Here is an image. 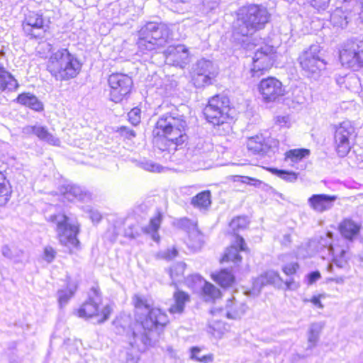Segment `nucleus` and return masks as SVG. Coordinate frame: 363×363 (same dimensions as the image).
<instances>
[{
  "label": "nucleus",
  "mask_w": 363,
  "mask_h": 363,
  "mask_svg": "<svg viewBox=\"0 0 363 363\" xmlns=\"http://www.w3.org/2000/svg\"><path fill=\"white\" fill-rule=\"evenodd\" d=\"M133 301L135 310L133 328H130L129 316H121L113 322L116 334H126L131 350L126 352V363H138V354L155 344L169 323L167 314L160 308H153L146 298L135 295Z\"/></svg>",
  "instance_id": "f257e3e1"
},
{
  "label": "nucleus",
  "mask_w": 363,
  "mask_h": 363,
  "mask_svg": "<svg viewBox=\"0 0 363 363\" xmlns=\"http://www.w3.org/2000/svg\"><path fill=\"white\" fill-rule=\"evenodd\" d=\"M188 125L185 116L172 111L159 116L152 130L153 144L162 152H167V160L181 163L193 160L196 156L209 151L211 145L203 138H196L186 149Z\"/></svg>",
  "instance_id": "f03ea898"
},
{
  "label": "nucleus",
  "mask_w": 363,
  "mask_h": 363,
  "mask_svg": "<svg viewBox=\"0 0 363 363\" xmlns=\"http://www.w3.org/2000/svg\"><path fill=\"white\" fill-rule=\"evenodd\" d=\"M269 18L267 10L262 6L251 4L240 9L233 26L234 39L240 40L239 36L247 37L253 35L264 28Z\"/></svg>",
  "instance_id": "7ed1b4c3"
},
{
  "label": "nucleus",
  "mask_w": 363,
  "mask_h": 363,
  "mask_svg": "<svg viewBox=\"0 0 363 363\" xmlns=\"http://www.w3.org/2000/svg\"><path fill=\"white\" fill-rule=\"evenodd\" d=\"M137 45L143 54L164 47L172 40L169 27L163 23L148 22L141 27L138 33Z\"/></svg>",
  "instance_id": "20e7f679"
},
{
  "label": "nucleus",
  "mask_w": 363,
  "mask_h": 363,
  "mask_svg": "<svg viewBox=\"0 0 363 363\" xmlns=\"http://www.w3.org/2000/svg\"><path fill=\"white\" fill-rule=\"evenodd\" d=\"M82 64L77 57L67 48L52 53L47 69L57 81H67L76 77L80 72Z\"/></svg>",
  "instance_id": "39448f33"
},
{
  "label": "nucleus",
  "mask_w": 363,
  "mask_h": 363,
  "mask_svg": "<svg viewBox=\"0 0 363 363\" xmlns=\"http://www.w3.org/2000/svg\"><path fill=\"white\" fill-rule=\"evenodd\" d=\"M320 52L319 45H312L300 55L298 62L307 77L316 80L325 71L327 62Z\"/></svg>",
  "instance_id": "423d86ee"
},
{
  "label": "nucleus",
  "mask_w": 363,
  "mask_h": 363,
  "mask_svg": "<svg viewBox=\"0 0 363 363\" xmlns=\"http://www.w3.org/2000/svg\"><path fill=\"white\" fill-rule=\"evenodd\" d=\"M48 220L56 225V231L62 245L74 248L78 247L79 225L77 223L70 222L69 218L64 213L51 215Z\"/></svg>",
  "instance_id": "0eeeda50"
},
{
  "label": "nucleus",
  "mask_w": 363,
  "mask_h": 363,
  "mask_svg": "<svg viewBox=\"0 0 363 363\" xmlns=\"http://www.w3.org/2000/svg\"><path fill=\"white\" fill-rule=\"evenodd\" d=\"M230 100L225 95H216L209 99L203 110L206 120L214 125L226 122L230 116Z\"/></svg>",
  "instance_id": "6e6552de"
},
{
  "label": "nucleus",
  "mask_w": 363,
  "mask_h": 363,
  "mask_svg": "<svg viewBox=\"0 0 363 363\" xmlns=\"http://www.w3.org/2000/svg\"><path fill=\"white\" fill-rule=\"evenodd\" d=\"M102 298L101 293L97 287H91L88 293L87 300L77 310V315L80 318H89L93 316H101L99 320L103 323L108 319L111 313V308L109 306H104L100 313L99 306Z\"/></svg>",
  "instance_id": "1a4fd4ad"
},
{
  "label": "nucleus",
  "mask_w": 363,
  "mask_h": 363,
  "mask_svg": "<svg viewBox=\"0 0 363 363\" xmlns=\"http://www.w3.org/2000/svg\"><path fill=\"white\" fill-rule=\"evenodd\" d=\"M340 60L343 66L354 71L363 68V40L351 38L344 43Z\"/></svg>",
  "instance_id": "9d476101"
},
{
  "label": "nucleus",
  "mask_w": 363,
  "mask_h": 363,
  "mask_svg": "<svg viewBox=\"0 0 363 363\" xmlns=\"http://www.w3.org/2000/svg\"><path fill=\"white\" fill-rule=\"evenodd\" d=\"M108 84L110 88V99L115 103H119L129 96L133 82L128 74L116 72L109 75Z\"/></svg>",
  "instance_id": "9b49d317"
},
{
  "label": "nucleus",
  "mask_w": 363,
  "mask_h": 363,
  "mask_svg": "<svg viewBox=\"0 0 363 363\" xmlns=\"http://www.w3.org/2000/svg\"><path fill=\"white\" fill-rule=\"evenodd\" d=\"M218 73V69L212 61L202 58L192 67V81L196 87H203L211 84Z\"/></svg>",
  "instance_id": "f8f14e48"
},
{
  "label": "nucleus",
  "mask_w": 363,
  "mask_h": 363,
  "mask_svg": "<svg viewBox=\"0 0 363 363\" xmlns=\"http://www.w3.org/2000/svg\"><path fill=\"white\" fill-rule=\"evenodd\" d=\"M279 141L272 137L258 134L250 137L247 141V147L255 155H267L271 157L278 150Z\"/></svg>",
  "instance_id": "ddd939ff"
},
{
  "label": "nucleus",
  "mask_w": 363,
  "mask_h": 363,
  "mask_svg": "<svg viewBox=\"0 0 363 363\" xmlns=\"http://www.w3.org/2000/svg\"><path fill=\"white\" fill-rule=\"evenodd\" d=\"M23 31L30 38H43L48 28L43 14L29 11L22 22Z\"/></svg>",
  "instance_id": "4468645a"
},
{
  "label": "nucleus",
  "mask_w": 363,
  "mask_h": 363,
  "mask_svg": "<svg viewBox=\"0 0 363 363\" xmlns=\"http://www.w3.org/2000/svg\"><path fill=\"white\" fill-rule=\"evenodd\" d=\"M274 48L265 45L258 49L253 57V64L250 73L252 77H259L269 69L274 63Z\"/></svg>",
  "instance_id": "2eb2a0df"
},
{
  "label": "nucleus",
  "mask_w": 363,
  "mask_h": 363,
  "mask_svg": "<svg viewBox=\"0 0 363 363\" xmlns=\"http://www.w3.org/2000/svg\"><path fill=\"white\" fill-rule=\"evenodd\" d=\"M258 90L266 103L279 101L285 93L282 83L272 77L262 79L258 85Z\"/></svg>",
  "instance_id": "dca6fc26"
},
{
  "label": "nucleus",
  "mask_w": 363,
  "mask_h": 363,
  "mask_svg": "<svg viewBox=\"0 0 363 363\" xmlns=\"http://www.w3.org/2000/svg\"><path fill=\"white\" fill-rule=\"evenodd\" d=\"M162 221V215L158 213L152 218L147 226L140 227L138 223L133 222L128 225L125 229L124 235L130 239H134L140 236L142 233L151 234L152 238L155 242H158L160 237L157 233Z\"/></svg>",
  "instance_id": "f3484780"
},
{
  "label": "nucleus",
  "mask_w": 363,
  "mask_h": 363,
  "mask_svg": "<svg viewBox=\"0 0 363 363\" xmlns=\"http://www.w3.org/2000/svg\"><path fill=\"white\" fill-rule=\"evenodd\" d=\"M354 133V128L350 121H343L335 129V143L338 155L341 157H345L350 152L351 145L350 138Z\"/></svg>",
  "instance_id": "a211bd4d"
},
{
  "label": "nucleus",
  "mask_w": 363,
  "mask_h": 363,
  "mask_svg": "<svg viewBox=\"0 0 363 363\" xmlns=\"http://www.w3.org/2000/svg\"><path fill=\"white\" fill-rule=\"evenodd\" d=\"M246 250L247 247L244 238L237 235L233 244L226 249L222 262L233 263V272L236 273L239 271L240 264L242 262L240 253Z\"/></svg>",
  "instance_id": "6ab92c4d"
},
{
  "label": "nucleus",
  "mask_w": 363,
  "mask_h": 363,
  "mask_svg": "<svg viewBox=\"0 0 363 363\" xmlns=\"http://www.w3.org/2000/svg\"><path fill=\"white\" fill-rule=\"evenodd\" d=\"M337 199V196L335 195L318 194L311 196L308 199L307 203L313 211L323 213L331 210Z\"/></svg>",
  "instance_id": "aec40b11"
},
{
  "label": "nucleus",
  "mask_w": 363,
  "mask_h": 363,
  "mask_svg": "<svg viewBox=\"0 0 363 363\" xmlns=\"http://www.w3.org/2000/svg\"><path fill=\"white\" fill-rule=\"evenodd\" d=\"M63 198L68 201H83L89 197L87 193L81 186L71 182H65L59 187Z\"/></svg>",
  "instance_id": "412c9836"
},
{
  "label": "nucleus",
  "mask_w": 363,
  "mask_h": 363,
  "mask_svg": "<svg viewBox=\"0 0 363 363\" xmlns=\"http://www.w3.org/2000/svg\"><path fill=\"white\" fill-rule=\"evenodd\" d=\"M23 133L25 135L33 134L40 140L52 145L59 146L60 144L59 138L50 133L48 129L43 126L27 125L23 128Z\"/></svg>",
  "instance_id": "4be33fe9"
},
{
  "label": "nucleus",
  "mask_w": 363,
  "mask_h": 363,
  "mask_svg": "<svg viewBox=\"0 0 363 363\" xmlns=\"http://www.w3.org/2000/svg\"><path fill=\"white\" fill-rule=\"evenodd\" d=\"M325 250L329 255L333 257V262L338 268H343L346 266L348 259L347 247H343L340 245L334 246L330 242H325Z\"/></svg>",
  "instance_id": "5701e85b"
},
{
  "label": "nucleus",
  "mask_w": 363,
  "mask_h": 363,
  "mask_svg": "<svg viewBox=\"0 0 363 363\" xmlns=\"http://www.w3.org/2000/svg\"><path fill=\"white\" fill-rule=\"evenodd\" d=\"M247 308V306L244 302L238 301L235 297H232L226 302L225 315L228 319L237 320L245 314Z\"/></svg>",
  "instance_id": "b1692460"
},
{
  "label": "nucleus",
  "mask_w": 363,
  "mask_h": 363,
  "mask_svg": "<svg viewBox=\"0 0 363 363\" xmlns=\"http://www.w3.org/2000/svg\"><path fill=\"white\" fill-rule=\"evenodd\" d=\"M67 286L64 289L58 290L57 299L60 308L67 305L70 298L75 294L77 288L78 283L77 281L71 279L70 277H67Z\"/></svg>",
  "instance_id": "393cba45"
},
{
  "label": "nucleus",
  "mask_w": 363,
  "mask_h": 363,
  "mask_svg": "<svg viewBox=\"0 0 363 363\" xmlns=\"http://www.w3.org/2000/svg\"><path fill=\"white\" fill-rule=\"evenodd\" d=\"M350 13L342 8H336L330 14V22L337 29H345L350 21Z\"/></svg>",
  "instance_id": "a878e982"
},
{
  "label": "nucleus",
  "mask_w": 363,
  "mask_h": 363,
  "mask_svg": "<svg viewBox=\"0 0 363 363\" xmlns=\"http://www.w3.org/2000/svg\"><path fill=\"white\" fill-rule=\"evenodd\" d=\"M16 101L35 111L43 110V103L34 94L29 92L20 94L16 98Z\"/></svg>",
  "instance_id": "bb28decb"
},
{
  "label": "nucleus",
  "mask_w": 363,
  "mask_h": 363,
  "mask_svg": "<svg viewBox=\"0 0 363 363\" xmlns=\"http://www.w3.org/2000/svg\"><path fill=\"white\" fill-rule=\"evenodd\" d=\"M174 303L170 306L169 311L171 314H182L186 303L189 302L190 298L188 294L182 291H177L173 296Z\"/></svg>",
  "instance_id": "cd10ccee"
},
{
  "label": "nucleus",
  "mask_w": 363,
  "mask_h": 363,
  "mask_svg": "<svg viewBox=\"0 0 363 363\" xmlns=\"http://www.w3.org/2000/svg\"><path fill=\"white\" fill-rule=\"evenodd\" d=\"M359 230L360 225L351 219H345L340 225L341 235L348 240H352L357 235Z\"/></svg>",
  "instance_id": "c85d7f7f"
},
{
  "label": "nucleus",
  "mask_w": 363,
  "mask_h": 363,
  "mask_svg": "<svg viewBox=\"0 0 363 363\" xmlns=\"http://www.w3.org/2000/svg\"><path fill=\"white\" fill-rule=\"evenodd\" d=\"M18 87L17 80L7 72L3 67L0 66V90L12 91Z\"/></svg>",
  "instance_id": "c756f323"
},
{
  "label": "nucleus",
  "mask_w": 363,
  "mask_h": 363,
  "mask_svg": "<svg viewBox=\"0 0 363 363\" xmlns=\"http://www.w3.org/2000/svg\"><path fill=\"white\" fill-rule=\"evenodd\" d=\"M323 325L320 323H314L311 325L308 333L306 355L311 354V351L316 346Z\"/></svg>",
  "instance_id": "7c9ffc66"
},
{
  "label": "nucleus",
  "mask_w": 363,
  "mask_h": 363,
  "mask_svg": "<svg viewBox=\"0 0 363 363\" xmlns=\"http://www.w3.org/2000/svg\"><path fill=\"white\" fill-rule=\"evenodd\" d=\"M191 204L201 211L207 210L211 205V193L209 190L203 191L191 199Z\"/></svg>",
  "instance_id": "2f4dec72"
},
{
  "label": "nucleus",
  "mask_w": 363,
  "mask_h": 363,
  "mask_svg": "<svg viewBox=\"0 0 363 363\" xmlns=\"http://www.w3.org/2000/svg\"><path fill=\"white\" fill-rule=\"evenodd\" d=\"M213 280L220 286L225 288L231 286L235 281V276L227 269H221L219 272L212 274Z\"/></svg>",
  "instance_id": "473e14b6"
},
{
  "label": "nucleus",
  "mask_w": 363,
  "mask_h": 363,
  "mask_svg": "<svg viewBox=\"0 0 363 363\" xmlns=\"http://www.w3.org/2000/svg\"><path fill=\"white\" fill-rule=\"evenodd\" d=\"M268 284H270V283L267 280L264 273L254 280L252 289L245 291V294L249 296H257L259 294L262 288Z\"/></svg>",
  "instance_id": "72a5a7b5"
},
{
  "label": "nucleus",
  "mask_w": 363,
  "mask_h": 363,
  "mask_svg": "<svg viewBox=\"0 0 363 363\" xmlns=\"http://www.w3.org/2000/svg\"><path fill=\"white\" fill-rule=\"evenodd\" d=\"M310 155V150L306 148L291 150L286 152V160L292 163H298Z\"/></svg>",
  "instance_id": "f704fd0d"
},
{
  "label": "nucleus",
  "mask_w": 363,
  "mask_h": 363,
  "mask_svg": "<svg viewBox=\"0 0 363 363\" xmlns=\"http://www.w3.org/2000/svg\"><path fill=\"white\" fill-rule=\"evenodd\" d=\"M201 349L199 347H192L190 348L191 359L201 363H211L213 360V354H201Z\"/></svg>",
  "instance_id": "c9c22d12"
},
{
  "label": "nucleus",
  "mask_w": 363,
  "mask_h": 363,
  "mask_svg": "<svg viewBox=\"0 0 363 363\" xmlns=\"http://www.w3.org/2000/svg\"><path fill=\"white\" fill-rule=\"evenodd\" d=\"M185 266V263L179 262L169 269V276L174 284L183 280Z\"/></svg>",
  "instance_id": "e433bc0d"
},
{
  "label": "nucleus",
  "mask_w": 363,
  "mask_h": 363,
  "mask_svg": "<svg viewBox=\"0 0 363 363\" xmlns=\"http://www.w3.org/2000/svg\"><path fill=\"white\" fill-rule=\"evenodd\" d=\"M270 171L273 174L287 182H294L298 179V174L292 171L279 169L277 168H272Z\"/></svg>",
  "instance_id": "4c0bfd02"
},
{
  "label": "nucleus",
  "mask_w": 363,
  "mask_h": 363,
  "mask_svg": "<svg viewBox=\"0 0 363 363\" xmlns=\"http://www.w3.org/2000/svg\"><path fill=\"white\" fill-rule=\"evenodd\" d=\"M201 288L203 294L208 297L206 301L215 299L220 296V291L215 286L207 281L204 282Z\"/></svg>",
  "instance_id": "58836bf2"
},
{
  "label": "nucleus",
  "mask_w": 363,
  "mask_h": 363,
  "mask_svg": "<svg viewBox=\"0 0 363 363\" xmlns=\"http://www.w3.org/2000/svg\"><path fill=\"white\" fill-rule=\"evenodd\" d=\"M248 220L246 216H238L233 218L230 223V228L236 234V232L245 228L248 225Z\"/></svg>",
  "instance_id": "ea45409f"
},
{
  "label": "nucleus",
  "mask_w": 363,
  "mask_h": 363,
  "mask_svg": "<svg viewBox=\"0 0 363 363\" xmlns=\"http://www.w3.org/2000/svg\"><path fill=\"white\" fill-rule=\"evenodd\" d=\"M138 166L145 171L160 172L162 167L159 164L147 159H143L138 162Z\"/></svg>",
  "instance_id": "a19ab883"
},
{
  "label": "nucleus",
  "mask_w": 363,
  "mask_h": 363,
  "mask_svg": "<svg viewBox=\"0 0 363 363\" xmlns=\"http://www.w3.org/2000/svg\"><path fill=\"white\" fill-rule=\"evenodd\" d=\"M175 225L188 233L196 230V224L191 219L187 218H182L175 222Z\"/></svg>",
  "instance_id": "79ce46f5"
},
{
  "label": "nucleus",
  "mask_w": 363,
  "mask_h": 363,
  "mask_svg": "<svg viewBox=\"0 0 363 363\" xmlns=\"http://www.w3.org/2000/svg\"><path fill=\"white\" fill-rule=\"evenodd\" d=\"M344 83L346 84V86H349V88L353 91H357L359 86H361L360 79L356 74L345 76Z\"/></svg>",
  "instance_id": "37998d69"
},
{
  "label": "nucleus",
  "mask_w": 363,
  "mask_h": 363,
  "mask_svg": "<svg viewBox=\"0 0 363 363\" xmlns=\"http://www.w3.org/2000/svg\"><path fill=\"white\" fill-rule=\"evenodd\" d=\"M186 284L191 288L202 287L206 281L199 274H193L189 277L186 280Z\"/></svg>",
  "instance_id": "c03bdc74"
},
{
  "label": "nucleus",
  "mask_w": 363,
  "mask_h": 363,
  "mask_svg": "<svg viewBox=\"0 0 363 363\" xmlns=\"http://www.w3.org/2000/svg\"><path fill=\"white\" fill-rule=\"evenodd\" d=\"M203 11L209 13L216 9L220 2V0H203Z\"/></svg>",
  "instance_id": "a18cd8bd"
},
{
  "label": "nucleus",
  "mask_w": 363,
  "mask_h": 363,
  "mask_svg": "<svg viewBox=\"0 0 363 363\" xmlns=\"http://www.w3.org/2000/svg\"><path fill=\"white\" fill-rule=\"evenodd\" d=\"M141 111L139 108L135 107L128 113L129 121L133 125H137L140 122Z\"/></svg>",
  "instance_id": "49530a36"
},
{
  "label": "nucleus",
  "mask_w": 363,
  "mask_h": 363,
  "mask_svg": "<svg viewBox=\"0 0 363 363\" xmlns=\"http://www.w3.org/2000/svg\"><path fill=\"white\" fill-rule=\"evenodd\" d=\"M298 269L299 264L296 262L287 263L282 267L283 272L287 276L295 274Z\"/></svg>",
  "instance_id": "de8ad7c7"
},
{
  "label": "nucleus",
  "mask_w": 363,
  "mask_h": 363,
  "mask_svg": "<svg viewBox=\"0 0 363 363\" xmlns=\"http://www.w3.org/2000/svg\"><path fill=\"white\" fill-rule=\"evenodd\" d=\"M158 255L162 259L170 261L178 255V251L175 248H168L165 250L160 251Z\"/></svg>",
  "instance_id": "09e8293b"
},
{
  "label": "nucleus",
  "mask_w": 363,
  "mask_h": 363,
  "mask_svg": "<svg viewBox=\"0 0 363 363\" xmlns=\"http://www.w3.org/2000/svg\"><path fill=\"white\" fill-rule=\"evenodd\" d=\"M56 255V251L51 246H46L44 248L43 259L48 263H51L55 259Z\"/></svg>",
  "instance_id": "8fccbe9b"
},
{
  "label": "nucleus",
  "mask_w": 363,
  "mask_h": 363,
  "mask_svg": "<svg viewBox=\"0 0 363 363\" xmlns=\"http://www.w3.org/2000/svg\"><path fill=\"white\" fill-rule=\"evenodd\" d=\"M320 277H321V275H320V273L319 271H318V270L313 271L306 275L305 282L308 285H312L316 281H318Z\"/></svg>",
  "instance_id": "3c124183"
},
{
  "label": "nucleus",
  "mask_w": 363,
  "mask_h": 363,
  "mask_svg": "<svg viewBox=\"0 0 363 363\" xmlns=\"http://www.w3.org/2000/svg\"><path fill=\"white\" fill-rule=\"evenodd\" d=\"M118 132L120 133L121 136L128 140L135 138L136 135L135 132L133 130L125 126L120 127L118 130Z\"/></svg>",
  "instance_id": "603ef678"
},
{
  "label": "nucleus",
  "mask_w": 363,
  "mask_h": 363,
  "mask_svg": "<svg viewBox=\"0 0 363 363\" xmlns=\"http://www.w3.org/2000/svg\"><path fill=\"white\" fill-rule=\"evenodd\" d=\"M266 277L270 284H275L278 281H281V279L279 274L273 270L267 271L265 272Z\"/></svg>",
  "instance_id": "864d4df0"
},
{
  "label": "nucleus",
  "mask_w": 363,
  "mask_h": 363,
  "mask_svg": "<svg viewBox=\"0 0 363 363\" xmlns=\"http://www.w3.org/2000/svg\"><path fill=\"white\" fill-rule=\"evenodd\" d=\"M330 0H311V5L318 10H325Z\"/></svg>",
  "instance_id": "5fc2aeb1"
},
{
  "label": "nucleus",
  "mask_w": 363,
  "mask_h": 363,
  "mask_svg": "<svg viewBox=\"0 0 363 363\" xmlns=\"http://www.w3.org/2000/svg\"><path fill=\"white\" fill-rule=\"evenodd\" d=\"M276 123L281 128L290 126V118L289 116H279L277 117Z\"/></svg>",
  "instance_id": "6e6d98bb"
},
{
  "label": "nucleus",
  "mask_w": 363,
  "mask_h": 363,
  "mask_svg": "<svg viewBox=\"0 0 363 363\" xmlns=\"http://www.w3.org/2000/svg\"><path fill=\"white\" fill-rule=\"evenodd\" d=\"M8 193V188L6 184V177L0 171V196H6Z\"/></svg>",
  "instance_id": "4d7b16f0"
},
{
  "label": "nucleus",
  "mask_w": 363,
  "mask_h": 363,
  "mask_svg": "<svg viewBox=\"0 0 363 363\" xmlns=\"http://www.w3.org/2000/svg\"><path fill=\"white\" fill-rule=\"evenodd\" d=\"M241 182L249 185L258 186L261 184L262 182L259 179L249 177H240Z\"/></svg>",
  "instance_id": "13d9d810"
},
{
  "label": "nucleus",
  "mask_w": 363,
  "mask_h": 363,
  "mask_svg": "<svg viewBox=\"0 0 363 363\" xmlns=\"http://www.w3.org/2000/svg\"><path fill=\"white\" fill-rule=\"evenodd\" d=\"M286 289L296 290L299 287V284L293 278L286 279L285 281Z\"/></svg>",
  "instance_id": "bf43d9fd"
},
{
  "label": "nucleus",
  "mask_w": 363,
  "mask_h": 363,
  "mask_svg": "<svg viewBox=\"0 0 363 363\" xmlns=\"http://www.w3.org/2000/svg\"><path fill=\"white\" fill-rule=\"evenodd\" d=\"M89 218L93 222L98 223L101 219V216L98 211L90 209L89 210Z\"/></svg>",
  "instance_id": "052dcab7"
},
{
  "label": "nucleus",
  "mask_w": 363,
  "mask_h": 363,
  "mask_svg": "<svg viewBox=\"0 0 363 363\" xmlns=\"http://www.w3.org/2000/svg\"><path fill=\"white\" fill-rule=\"evenodd\" d=\"M2 255L7 258H12L13 254L11 250L7 245H4L1 248Z\"/></svg>",
  "instance_id": "680f3d73"
},
{
  "label": "nucleus",
  "mask_w": 363,
  "mask_h": 363,
  "mask_svg": "<svg viewBox=\"0 0 363 363\" xmlns=\"http://www.w3.org/2000/svg\"><path fill=\"white\" fill-rule=\"evenodd\" d=\"M311 303H313L315 306H318V308H322L323 307V304L321 303L320 299L319 296H314L311 299Z\"/></svg>",
  "instance_id": "e2e57ef3"
},
{
  "label": "nucleus",
  "mask_w": 363,
  "mask_h": 363,
  "mask_svg": "<svg viewBox=\"0 0 363 363\" xmlns=\"http://www.w3.org/2000/svg\"><path fill=\"white\" fill-rule=\"evenodd\" d=\"M328 281H333L336 284H342L345 282V278L343 277H335L328 278Z\"/></svg>",
  "instance_id": "0e129e2a"
},
{
  "label": "nucleus",
  "mask_w": 363,
  "mask_h": 363,
  "mask_svg": "<svg viewBox=\"0 0 363 363\" xmlns=\"http://www.w3.org/2000/svg\"><path fill=\"white\" fill-rule=\"evenodd\" d=\"M360 4V10L359 12V18L363 22V0H359Z\"/></svg>",
  "instance_id": "69168bd1"
},
{
  "label": "nucleus",
  "mask_w": 363,
  "mask_h": 363,
  "mask_svg": "<svg viewBox=\"0 0 363 363\" xmlns=\"http://www.w3.org/2000/svg\"><path fill=\"white\" fill-rule=\"evenodd\" d=\"M180 50H182V54H183V55H184V59H186V58L188 57V53H187V50H186V48H182V47H180V48H178L177 49V52H180Z\"/></svg>",
  "instance_id": "338daca9"
},
{
  "label": "nucleus",
  "mask_w": 363,
  "mask_h": 363,
  "mask_svg": "<svg viewBox=\"0 0 363 363\" xmlns=\"http://www.w3.org/2000/svg\"><path fill=\"white\" fill-rule=\"evenodd\" d=\"M167 351H168V352L169 353V354L171 356H174V354H175L174 350V349L172 347H167Z\"/></svg>",
  "instance_id": "774afa93"
}]
</instances>
